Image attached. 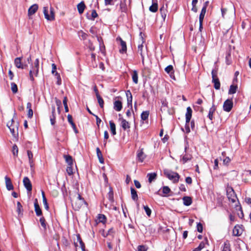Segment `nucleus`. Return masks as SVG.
Listing matches in <instances>:
<instances>
[{
  "instance_id": "79ce46f5",
  "label": "nucleus",
  "mask_w": 251,
  "mask_h": 251,
  "mask_svg": "<svg viewBox=\"0 0 251 251\" xmlns=\"http://www.w3.org/2000/svg\"><path fill=\"white\" fill-rule=\"evenodd\" d=\"M98 220L99 222L104 224L106 221V216L103 214H99L98 216Z\"/></svg>"
},
{
  "instance_id": "5fc2aeb1",
  "label": "nucleus",
  "mask_w": 251,
  "mask_h": 251,
  "mask_svg": "<svg viewBox=\"0 0 251 251\" xmlns=\"http://www.w3.org/2000/svg\"><path fill=\"white\" fill-rule=\"evenodd\" d=\"M66 171L69 176L73 175V171L72 165H70V166L68 165V166L67 167Z\"/></svg>"
},
{
  "instance_id": "774afa93",
  "label": "nucleus",
  "mask_w": 251,
  "mask_h": 251,
  "mask_svg": "<svg viewBox=\"0 0 251 251\" xmlns=\"http://www.w3.org/2000/svg\"><path fill=\"white\" fill-rule=\"evenodd\" d=\"M134 184L137 188H141V184L138 180H135L134 181Z\"/></svg>"
},
{
  "instance_id": "473e14b6",
  "label": "nucleus",
  "mask_w": 251,
  "mask_h": 251,
  "mask_svg": "<svg viewBox=\"0 0 251 251\" xmlns=\"http://www.w3.org/2000/svg\"><path fill=\"white\" fill-rule=\"evenodd\" d=\"M109 125L110 127V130L111 131L112 134L113 135H115L116 134V126L114 123L110 121H109Z\"/></svg>"
},
{
  "instance_id": "1a4fd4ad",
  "label": "nucleus",
  "mask_w": 251,
  "mask_h": 251,
  "mask_svg": "<svg viewBox=\"0 0 251 251\" xmlns=\"http://www.w3.org/2000/svg\"><path fill=\"white\" fill-rule=\"evenodd\" d=\"M233 107L232 100L227 99L224 103L223 109L226 112H229Z\"/></svg>"
},
{
  "instance_id": "338daca9",
  "label": "nucleus",
  "mask_w": 251,
  "mask_h": 251,
  "mask_svg": "<svg viewBox=\"0 0 251 251\" xmlns=\"http://www.w3.org/2000/svg\"><path fill=\"white\" fill-rule=\"evenodd\" d=\"M27 116L29 118H31L33 116V111L32 109L28 110Z\"/></svg>"
},
{
  "instance_id": "680f3d73",
  "label": "nucleus",
  "mask_w": 251,
  "mask_h": 251,
  "mask_svg": "<svg viewBox=\"0 0 251 251\" xmlns=\"http://www.w3.org/2000/svg\"><path fill=\"white\" fill-rule=\"evenodd\" d=\"M55 75L56 76L57 79V84L58 85H60L61 83V79L59 74L57 72H56Z\"/></svg>"
},
{
  "instance_id": "0eeeda50",
  "label": "nucleus",
  "mask_w": 251,
  "mask_h": 251,
  "mask_svg": "<svg viewBox=\"0 0 251 251\" xmlns=\"http://www.w3.org/2000/svg\"><path fill=\"white\" fill-rule=\"evenodd\" d=\"M226 195L228 199L232 202H234L236 201L237 197L233 188L231 187H227L226 188Z\"/></svg>"
},
{
  "instance_id": "c03bdc74",
  "label": "nucleus",
  "mask_w": 251,
  "mask_h": 251,
  "mask_svg": "<svg viewBox=\"0 0 251 251\" xmlns=\"http://www.w3.org/2000/svg\"><path fill=\"white\" fill-rule=\"evenodd\" d=\"M97 98L98 99V101L100 105V106L101 108H103V106H104V101H103L102 98L100 96V95H97Z\"/></svg>"
},
{
  "instance_id": "c756f323",
  "label": "nucleus",
  "mask_w": 251,
  "mask_h": 251,
  "mask_svg": "<svg viewBox=\"0 0 251 251\" xmlns=\"http://www.w3.org/2000/svg\"><path fill=\"white\" fill-rule=\"evenodd\" d=\"M77 8L78 12L80 14H82L83 12L84 9L85 8V5L84 2L81 1V2L78 3L77 5Z\"/></svg>"
},
{
  "instance_id": "20e7f679",
  "label": "nucleus",
  "mask_w": 251,
  "mask_h": 251,
  "mask_svg": "<svg viewBox=\"0 0 251 251\" xmlns=\"http://www.w3.org/2000/svg\"><path fill=\"white\" fill-rule=\"evenodd\" d=\"M164 173L166 176L174 183L177 182L179 178V175L176 173L169 170H165Z\"/></svg>"
},
{
  "instance_id": "72a5a7b5",
  "label": "nucleus",
  "mask_w": 251,
  "mask_h": 251,
  "mask_svg": "<svg viewBox=\"0 0 251 251\" xmlns=\"http://www.w3.org/2000/svg\"><path fill=\"white\" fill-rule=\"evenodd\" d=\"M121 126L124 130H126L130 127L129 123L125 119L122 120Z\"/></svg>"
},
{
  "instance_id": "052dcab7",
  "label": "nucleus",
  "mask_w": 251,
  "mask_h": 251,
  "mask_svg": "<svg viewBox=\"0 0 251 251\" xmlns=\"http://www.w3.org/2000/svg\"><path fill=\"white\" fill-rule=\"evenodd\" d=\"M55 102L57 106H58L57 109L59 113L60 112V107L61 106V101L57 99H55Z\"/></svg>"
},
{
  "instance_id": "0e129e2a",
  "label": "nucleus",
  "mask_w": 251,
  "mask_h": 251,
  "mask_svg": "<svg viewBox=\"0 0 251 251\" xmlns=\"http://www.w3.org/2000/svg\"><path fill=\"white\" fill-rule=\"evenodd\" d=\"M98 14L97 13L96 10H93L92 11V13H91V17H92V20H94L95 18H96V17H98Z\"/></svg>"
},
{
  "instance_id": "4be33fe9",
  "label": "nucleus",
  "mask_w": 251,
  "mask_h": 251,
  "mask_svg": "<svg viewBox=\"0 0 251 251\" xmlns=\"http://www.w3.org/2000/svg\"><path fill=\"white\" fill-rule=\"evenodd\" d=\"M27 156H28V160H29V163L30 164V166L31 167H32L33 166V165H34V160H33V153L32 152L29 151V150H27Z\"/></svg>"
},
{
  "instance_id": "6ab92c4d",
  "label": "nucleus",
  "mask_w": 251,
  "mask_h": 251,
  "mask_svg": "<svg viewBox=\"0 0 251 251\" xmlns=\"http://www.w3.org/2000/svg\"><path fill=\"white\" fill-rule=\"evenodd\" d=\"M191 158L192 156L191 154L185 153L184 154L181 155V158L180 159V161L182 162L183 164H184L187 161L191 160Z\"/></svg>"
},
{
  "instance_id": "c85d7f7f",
  "label": "nucleus",
  "mask_w": 251,
  "mask_h": 251,
  "mask_svg": "<svg viewBox=\"0 0 251 251\" xmlns=\"http://www.w3.org/2000/svg\"><path fill=\"white\" fill-rule=\"evenodd\" d=\"M126 95L127 96V104L128 105L130 106V108H132V97L131 93L129 91H127L126 93Z\"/></svg>"
},
{
  "instance_id": "dca6fc26",
  "label": "nucleus",
  "mask_w": 251,
  "mask_h": 251,
  "mask_svg": "<svg viewBox=\"0 0 251 251\" xmlns=\"http://www.w3.org/2000/svg\"><path fill=\"white\" fill-rule=\"evenodd\" d=\"M123 107L122 102L119 100H115L114 102V109L117 111H120Z\"/></svg>"
},
{
  "instance_id": "3c124183",
  "label": "nucleus",
  "mask_w": 251,
  "mask_h": 251,
  "mask_svg": "<svg viewBox=\"0 0 251 251\" xmlns=\"http://www.w3.org/2000/svg\"><path fill=\"white\" fill-rule=\"evenodd\" d=\"M63 103L64 105L65 112H68L69 111V108L67 105V98L66 97L64 98L63 100Z\"/></svg>"
},
{
  "instance_id": "39448f33",
  "label": "nucleus",
  "mask_w": 251,
  "mask_h": 251,
  "mask_svg": "<svg viewBox=\"0 0 251 251\" xmlns=\"http://www.w3.org/2000/svg\"><path fill=\"white\" fill-rule=\"evenodd\" d=\"M43 13L45 18L48 21H53L55 19V15L53 7H50V14H49L48 8L47 7H44Z\"/></svg>"
},
{
  "instance_id": "cd10ccee",
  "label": "nucleus",
  "mask_w": 251,
  "mask_h": 251,
  "mask_svg": "<svg viewBox=\"0 0 251 251\" xmlns=\"http://www.w3.org/2000/svg\"><path fill=\"white\" fill-rule=\"evenodd\" d=\"M97 155L99 158V161L100 163H103L104 159L102 156V153L99 149V148H97L96 149Z\"/></svg>"
},
{
  "instance_id": "13d9d810",
  "label": "nucleus",
  "mask_w": 251,
  "mask_h": 251,
  "mask_svg": "<svg viewBox=\"0 0 251 251\" xmlns=\"http://www.w3.org/2000/svg\"><path fill=\"white\" fill-rule=\"evenodd\" d=\"M138 251H147V248L144 245H140L138 246Z\"/></svg>"
},
{
  "instance_id": "a878e982",
  "label": "nucleus",
  "mask_w": 251,
  "mask_h": 251,
  "mask_svg": "<svg viewBox=\"0 0 251 251\" xmlns=\"http://www.w3.org/2000/svg\"><path fill=\"white\" fill-rule=\"evenodd\" d=\"M183 202L184 205L186 206H189L192 204V200L191 197L185 196L182 198Z\"/></svg>"
},
{
  "instance_id": "864d4df0",
  "label": "nucleus",
  "mask_w": 251,
  "mask_h": 251,
  "mask_svg": "<svg viewBox=\"0 0 251 251\" xmlns=\"http://www.w3.org/2000/svg\"><path fill=\"white\" fill-rule=\"evenodd\" d=\"M165 71L168 74L171 73L173 71V66L172 65L168 66L167 67L165 68Z\"/></svg>"
},
{
  "instance_id": "f704fd0d",
  "label": "nucleus",
  "mask_w": 251,
  "mask_h": 251,
  "mask_svg": "<svg viewBox=\"0 0 251 251\" xmlns=\"http://www.w3.org/2000/svg\"><path fill=\"white\" fill-rule=\"evenodd\" d=\"M64 157L65 159L66 162L68 163V165H73V158L71 156L69 155H64Z\"/></svg>"
},
{
  "instance_id": "7ed1b4c3",
  "label": "nucleus",
  "mask_w": 251,
  "mask_h": 251,
  "mask_svg": "<svg viewBox=\"0 0 251 251\" xmlns=\"http://www.w3.org/2000/svg\"><path fill=\"white\" fill-rule=\"evenodd\" d=\"M39 61L38 59H36L34 63L32 64L31 69L29 71L30 79L31 81L34 80L33 74L36 76L37 75L39 72Z\"/></svg>"
},
{
  "instance_id": "a211bd4d",
  "label": "nucleus",
  "mask_w": 251,
  "mask_h": 251,
  "mask_svg": "<svg viewBox=\"0 0 251 251\" xmlns=\"http://www.w3.org/2000/svg\"><path fill=\"white\" fill-rule=\"evenodd\" d=\"M34 208L36 215L37 216H41L42 215V212L38 203L37 199H35V201L34 202Z\"/></svg>"
},
{
  "instance_id": "6e6d98bb",
  "label": "nucleus",
  "mask_w": 251,
  "mask_h": 251,
  "mask_svg": "<svg viewBox=\"0 0 251 251\" xmlns=\"http://www.w3.org/2000/svg\"><path fill=\"white\" fill-rule=\"evenodd\" d=\"M143 48V46L142 44L139 45L138 46V52L141 55V56L142 57V59H143V60H144V57H143V54H142Z\"/></svg>"
},
{
  "instance_id": "9d476101",
  "label": "nucleus",
  "mask_w": 251,
  "mask_h": 251,
  "mask_svg": "<svg viewBox=\"0 0 251 251\" xmlns=\"http://www.w3.org/2000/svg\"><path fill=\"white\" fill-rule=\"evenodd\" d=\"M243 229L242 226L236 225L232 230V235L234 236H240L243 233Z\"/></svg>"
},
{
  "instance_id": "2eb2a0df",
  "label": "nucleus",
  "mask_w": 251,
  "mask_h": 251,
  "mask_svg": "<svg viewBox=\"0 0 251 251\" xmlns=\"http://www.w3.org/2000/svg\"><path fill=\"white\" fill-rule=\"evenodd\" d=\"M5 184L6 188L8 190H12L13 189V185L11 182L10 178L7 176L5 177Z\"/></svg>"
},
{
  "instance_id": "4468645a",
  "label": "nucleus",
  "mask_w": 251,
  "mask_h": 251,
  "mask_svg": "<svg viewBox=\"0 0 251 251\" xmlns=\"http://www.w3.org/2000/svg\"><path fill=\"white\" fill-rule=\"evenodd\" d=\"M137 158L138 160L140 162H143L146 158V155L144 153L143 149L137 151Z\"/></svg>"
},
{
  "instance_id": "f3484780",
  "label": "nucleus",
  "mask_w": 251,
  "mask_h": 251,
  "mask_svg": "<svg viewBox=\"0 0 251 251\" xmlns=\"http://www.w3.org/2000/svg\"><path fill=\"white\" fill-rule=\"evenodd\" d=\"M14 63L16 67L19 69H24L26 65H24L21 62V58L17 57L15 59Z\"/></svg>"
},
{
  "instance_id": "7c9ffc66",
  "label": "nucleus",
  "mask_w": 251,
  "mask_h": 251,
  "mask_svg": "<svg viewBox=\"0 0 251 251\" xmlns=\"http://www.w3.org/2000/svg\"><path fill=\"white\" fill-rule=\"evenodd\" d=\"M216 109V108L214 104H213L212 107L209 109V113L208 115V117L209 118V119L210 120H212V119H213V113H214V112L215 111Z\"/></svg>"
},
{
  "instance_id": "f03ea898",
  "label": "nucleus",
  "mask_w": 251,
  "mask_h": 251,
  "mask_svg": "<svg viewBox=\"0 0 251 251\" xmlns=\"http://www.w3.org/2000/svg\"><path fill=\"white\" fill-rule=\"evenodd\" d=\"M7 126L9 128L12 136L15 138L17 137L18 136V124L15 123L12 119L11 122L7 124Z\"/></svg>"
},
{
  "instance_id": "58836bf2",
  "label": "nucleus",
  "mask_w": 251,
  "mask_h": 251,
  "mask_svg": "<svg viewBox=\"0 0 251 251\" xmlns=\"http://www.w3.org/2000/svg\"><path fill=\"white\" fill-rule=\"evenodd\" d=\"M132 78L133 81L135 83H138V73L137 72L134 70L132 74Z\"/></svg>"
},
{
  "instance_id": "09e8293b",
  "label": "nucleus",
  "mask_w": 251,
  "mask_h": 251,
  "mask_svg": "<svg viewBox=\"0 0 251 251\" xmlns=\"http://www.w3.org/2000/svg\"><path fill=\"white\" fill-rule=\"evenodd\" d=\"M11 90L13 93L15 94L18 92L17 86L14 82L11 83Z\"/></svg>"
},
{
  "instance_id": "e433bc0d",
  "label": "nucleus",
  "mask_w": 251,
  "mask_h": 251,
  "mask_svg": "<svg viewBox=\"0 0 251 251\" xmlns=\"http://www.w3.org/2000/svg\"><path fill=\"white\" fill-rule=\"evenodd\" d=\"M130 190L132 199L134 201H137L138 200V195L136 191L132 187L130 188Z\"/></svg>"
},
{
  "instance_id": "69168bd1",
  "label": "nucleus",
  "mask_w": 251,
  "mask_h": 251,
  "mask_svg": "<svg viewBox=\"0 0 251 251\" xmlns=\"http://www.w3.org/2000/svg\"><path fill=\"white\" fill-rule=\"evenodd\" d=\"M230 162V159L229 157H226L225 159L223 160V163L225 165H227Z\"/></svg>"
},
{
  "instance_id": "ddd939ff",
  "label": "nucleus",
  "mask_w": 251,
  "mask_h": 251,
  "mask_svg": "<svg viewBox=\"0 0 251 251\" xmlns=\"http://www.w3.org/2000/svg\"><path fill=\"white\" fill-rule=\"evenodd\" d=\"M192 110L190 107H188L186 110V113L185 114V118H186V122L187 123H189L190 122V120L192 117Z\"/></svg>"
},
{
  "instance_id": "f257e3e1",
  "label": "nucleus",
  "mask_w": 251,
  "mask_h": 251,
  "mask_svg": "<svg viewBox=\"0 0 251 251\" xmlns=\"http://www.w3.org/2000/svg\"><path fill=\"white\" fill-rule=\"evenodd\" d=\"M71 201L72 205L75 210H78L83 205L87 204L84 199L78 193L73 197Z\"/></svg>"
},
{
  "instance_id": "f8f14e48",
  "label": "nucleus",
  "mask_w": 251,
  "mask_h": 251,
  "mask_svg": "<svg viewBox=\"0 0 251 251\" xmlns=\"http://www.w3.org/2000/svg\"><path fill=\"white\" fill-rule=\"evenodd\" d=\"M23 183L28 191L32 190V185L29 179L27 177H25L23 179Z\"/></svg>"
},
{
  "instance_id": "393cba45",
  "label": "nucleus",
  "mask_w": 251,
  "mask_h": 251,
  "mask_svg": "<svg viewBox=\"0 0 251 251\" xmlns=\"http://www.w3.org/2000/svg\"><path fill=\"white\" fill-rule=\"evenodd\" d=\"M126 1V0H123V1H122L120 4V10L122 12H126L127 10Z\"/></svg>"
},
{
  "instance_id": "a19ab883",
  "label": "nucleus",
  "mask_w": 251,
  "mask_h": 251,
  "mask_svg": "<svg viewBox=\"0 0 251 251\" xmlns=\"http://www.w3.org/2000/svg\"><path fill=\"white\" fill-rule=\"evenodd\" d=\"M160 11L162 18L165 20L167 15L166 7H165L163 5L162 7L160 8Z\"/></svg>"
},
{
  "instance_id": "bb28decb",
  "label": "nucleus",
  "mask_w": 251,
  "mask_h": 251,
  "mask_svg": "<svg viewBox=\"0 0 251 251\" xmlns=\"http://www.w3.org/2000/svg\"><path fill=\"white\" fill-rule=\"evenodd\" d=\"M157 174L155 173H150L147 175V177L148 178V181L151 183L155 179H156Z\"/></svg>"
},
{
  "instance_id": "8fccbe9b",
  "label": "nucleus",
  "mask_w": 251,
  "mask_h": 251,
  "mask_svg": "<svg viewBox=\"0 0 251 251\" xmlns=\"http://www.w3.org/2000/svg\"><path fill=\"white\" fill-rule=\"evenodd\" d=\"M171 191L170 189L168 186H164L162 187V192L165 195H162L163 196H165L166 195L169 194Z\"/></svg>"
},
{
  "instance_id": "4d7b16f0",
  "label": "nucleus",
  "mask_w": 251,
  "mask_h": 251,
  "mask_svg": "<svg viewBox=\"0 0 251 251\" xmlns=\"http://www.w3.org/2000/svg\"><path fill=\"white\" fill-rule=\"evenodd\" d=\"M144 208L147 215L150 216L151 212V209L148 206H144Z\"/></svg>"
},
{
  "instance_id": "5701e85b",
  "label": "nucleus",
  "mask_w": 251,
  "mask_h": 251,
  "mask_svg": "<svg viewBox=\"0 0 251 251\" xmlns=\"http://www.w3.org/2000/svg\"><path fill=\"white\" fill-rule=\"evenodd\" d=\"M119 40L120 41L121 48L120 49L119 51L121 53H125L126 51V43L121 38H119Z\"/></svg>"
},
{
  "instance_id": "6e6552de",
  "label": "nucleus",
  "mask_w": 251,
  "mask_h": 251,
  "mask_svg": "<svg viewBox=\"0 0 251 251\" xmlns=\"http://www.w3.org/2000/svg\"><path fill=\"white\" fill-rule=\"evenodd\" d=\"M76 251H85V245L81 240L80 235L77 236V242L75 243Z\"/></svg>"
},
{
  "instance_id": "37998d69",
  "label": "nucleus",
  "mask_w": 251,
  "mask_h": 251,
  "mask_svg": "<svg viewBox=\"0 0 251 251\" xmlns=\"http://www.w3.org/2000/svg\"><path fill=\"white\" fill-rule=\"evenodd\" d=\"M237 86L236 85H231L228 91L229 94H235L236 92Z\"/></svg>"
},
{
  "instance_id": "ea45409f",
  "label": "nucleus",
  "mask_w": 251,
  "mask_h": 251,
  "mask_svg": "<svg viewBox=\"0 0 251 251\" xmlns=\"http://www.w3.org/2000/svg\"><path fill=\"white\" fill-rule=\"evenodd\" d=\"M77 34L79 38L83 40H86L88 36V35L82 30L78 31Z\"/></svg>"
},
{
  "instance_id": "49530a36",
  "label": "nucleus",
  "mask_w": 251,
  "mask_h": 251,
  "mask_svg": "<svg viewBox=\"0 0 251 251\" xmlns=\"http://www.w3.org/2000/svg\"><path fill=\"white\" fill-rule=\"evenodd\" d=\"M198 3V0H193L192 2V10L194 12H197L198 11L197 7L196 6V4Z\"/></svg>"
},
{
  "instance_id": "412c9836",
  "label": "nucleus",
  "mask_w": 251,
  "mask_h": 251,
  "mask_svg": "<svg viewBox=\"0 0 251 251\" xmlns=\"http://www.w3.org/2000/svg\"><path fill=\"white\" fill-rule=\"evenodd\" d=\"M152 4L150 7L149 10L152 12H156L158 10V4L156 0H152Z\"/></svg>"
},
{
  "instance_id": "2f4dec72",
  "label": "nucleus",
  "mask_w": 251,
  "mask_h": 251,
  "mask_svg": "<svg viewBox=\"0 0 251 251\" xmlns=\"http://www.w3.org/2000/svg\"><path fill=\"white\" fill-rule=\"evenodd\" d=\"M42 196L43 198V202L44 205V207L46 210H48L49 208V205L47 202V200L46 198L45 194L44 191H42Z\"/></svg>"
},
{
  "instance_id": "de8ad7c7",
  "label": "nucleus",
  "mask_w": 251,
  "mask_h": 251,
  "mask_svg": "<svg viewBox=\"0 0 251 251\" xmlns=\"http://www.w3.org/2000/svg\"><path fill=\"white\" fill-rule=\"evenodd\" d=\"M12 153L14 156H17L18 154V148L16 145H14L12 147Z\"/></svg>"
},
{
  "instance_id": "b1692460",
  "label": "nucleus",
  "mask_w": 251,
  "mask_h": 251,
  "mask_svg": "<svg viewBox=\"0 0 251 251\" xmlns=\"http://www.w3.org/2000/svg\"><path fill=\"white\" fill-rule=\"evenodd\" d=\"M17 205L16 211L18 213V216L21 217L23 216V206L22 205V204H21V203L19 201L17 202Z\"/></svg>"
},
{
  "instance_id": "603ef678",
  "label": "nucleus",
  "mask_w": 251,
  "mask_h": 251,
  "mask_svg": "<svg viewBox=\"0 0 251 251\" xmlns=\"http://www.w3.org/2000/svg\"><path fill=\"white\" fill-rule=\"evenodd\" d=\"M117 0H104V4L107 5H112L114 4L115 1Z\"/></svg>"
},
{
  "instance_id": "423d86ee",
  "label": "nucleus",
  "mask_w": 251,
  "mask_h": 251,
  "mask_svg": "<svg viewBox=\"0 0 251 251\" xmlns=\"http://www.w3.org/2000/svg\"><path fill=\"white\" fill-rule=\"evenodd\" d=\"M218 69H214L212 71V82L214 83V87L215 89L219 90L220 88L221 84L217 76Z\"/></svg>"
},
{
  "instance_id": "a18cd8bd",
  "label": "nucleus",
  "mask_w": 251,
  "mask_h": 251,
  "mask_svg": "<svg viewBox=\"0 0 251 251\" xmlns=\"http://www.w3.org/2000/svg\"><path fill=\"white\" fill-rule=\"evenodd\" d=\"M40 222L41 226L44 228V230H46L47 229V225L45 219L43 217L40 218Z\"/></svg>"
},
{
  "instance_id": "e2e57ef3",
  "label": "nucleus",
  "mask_w": 251,
  "mask_h": 251,
  "mask_svg": "<svg viewBox=\"0 0 251 251\" xmlns=\"http://www.w3.org/2000/svg\"><path fill=\"white\" fill-rule=\"evenodd\" d=\"M161 103H162V108L163 107H168V102L167 101L166 99L162 100H161Z\"/></svg>"
},
{
  "instance_id": "aec40b11",
  "label": "nucleus",
  "mask_w": 251,
  "mask_h": 251,
  "mask_svg": "<svg viewBox=\"0 0 251 251\" xmlns=\"http://www.w3.org/2000/svg\"><path fill=\"white\" fill-rule=\"evenodd\" d=\"M51 115L50 117V121L51 124L54 125L55 123V106H52L51 107Z\"/></svg>"
},
{
  "instance_id": "9b49d317",
  "label": "nucleus",
  "mask_w": 251,
  "mask_h": 251,
  "mask_svg": "<svg viewBox=\"0 0 251 251\" xmlns=\"http://www.w3.org/2000/svg\"><path fill=\"white\" fill-rule=\"evenodd\" d=\"M38 9V5L37 4H34L31 5L28 10V16L29 19H31V16L35 14Z\"/></svg>"
},
{
  "instance_id": "c9c22d12",
  "label": "nucleus",
  "mask_w": 251,
  "mask_h": 251,
  "mask_svg": "<svg viewBox=\"0 0 251 251\" xmlns=\"http://www.w3.org/2000/svg\"><path fill=\"white\" fill-rule=\"evenodd\" d=\"M150 114L149 111H143L141 115V118L142 120L143 121H146L147 120Z\"/></svg>"
},
{
  "instance_id": "bf43d9fd",
  "label": "nucleus",
  "mask_w": 251,
  "mask_h": 251,
  "mask_svg": "<svg viewBox=\"0 0 251 251\" xmlns=\"http://www.w3.org/2000/svg\"><path fill=\"white\" fill-rule=\"evenodd\" d=\"M197 230L198 232L201 233L203 230L202 225L201 223H199L197 226Z\"/></svg>"
},
{
  "instance_id": "4c0bfd02",
  "label": "nucleus",
  "mask_w": 251,
  "mask_h": 251,
  "mask_svg": "<svg viewBox=\"0 0 251 251\" xmlns=\"http://www.w3.org/2000/svg\"><path fill=\"white\" fill-rule=\"evenodd\" d=\"M222 251H231L230 245L228 241L224 243Z\"/></svg>"
}]
</instances>
